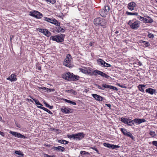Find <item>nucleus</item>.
<instances>
[{
    "instance_id": "c756f323",
    "label": "nucleus",
    "mask_w": 157,
    "mask_h": 157,
    "mask_svg": "<svg viewBox=\"0 0 157 157\" xmlns=\"http://www.w3.org/2000/svg\"><path fill=\"white\" fill-rule=\"evenodd\" d=\"M63 100L66 102L70 103L71 104L73 105H76V103L72 101H71L69 100L65 99H64Z\"/></svg>"
},
{
    "instance_id": "6e6552de",
    "label": "nucleus",
    "mask_w": 157,
    "mask_h": 157,
    "mask_svg": "<svg viewBox=\"0 0 157 157\" xmlns=\"http://www.w3.org/2000/svg\"><path fill=\"white\" fill-rule=\"evenodd\" d=\"M30 15L37 18H40L43 16L42 14L40 12L34 11L33 12H30Z\"/></svg>"
},
{
    "instance_id": "13d9d810",
    "label": "nucleus",
    "mask_w": 157,
    "mask_h": 157,
    "mask_svg": "<svg viewBox=\"0 0 157 157\" xmlns=\"http://www.w3.org/2000/svg\"><path fill=\"white\" fill-rule=\"evenodd\" d=\"M48 108H49L50 109H52L53 108V106H50L49 105V106L48 107Z\"/></svg>"
},
{
    "instance_id": "f03ea898",
    "label": "nucleus",
    "mask_w": 157,
    "mask_h": 157,
    "mask_svg": "<svg viewBox=\"0 0 157 157\" xmlns=\"http://www.w3.org/2000/svg\"><path fill=\"white\" fill-rule=\"evenodd\" d=\"M85 135L83 132L77 133L76 134L68 135L67 136L70 139H73L77 140H79L84 138Z\"/></svg>"
},
{
    "instance_id": "c03bdc74",
    "label": "nucleus",
    "mask_w": 157,
    "mask_h": 157,
    "mask_svg": "<svg viewBox=\"0 0 157 157\" xmlns=\"http://www.w3.org/2000/svg\"><path fill=\"white\" fill-rule=\"evenodd\" d=\"M55 91V89H49L48 88V89L47 90V92H54Z\"/></svg>"
},
{
    "instance_id": "ddd939ff",
    "label": "nucleus",
    "mask_w": 157,
    "mask_h": 157,
    "mask_svg": "<svg viewBox=\"0 0 157 157\" xmlns=\"http://www.w3.org/2000/svg\"><path fill=\"white\" fill-rule=\"evenodd\" d=\"M61 110L63 113H70L72 112V110L71 109L65 106H63L61 108Z\"/></svg>"
},
{
    "instance_id": "2f4dec72",
    "label": "nucleus",
    "mask_w": 157,
    "mask_h": 157,
    "mask_svg": "<svg viewBox=\"0 0 157 157\" xmlns=\"http://www.w3.org/2000/svg\"><path fill=\"white\" fill-rule=\"evenodd\" d=\"M58 142L61 144H66L68 143V142L63 140H59L58 141Z\"/></svg>"
},
{
    "instance_id": "6ab92c4d",
    "label": "nucleus",
    "mask_w": 157,
    "mask_h": 157,
    "mask_svg": "<svg viewBox=\"0 0 157 157\" xmlns=\"http://www.w3.org/2000/svg\"><path fill=\"white\" fill-rule=\"evenodd\" d=\"M52 149L59 151H61L62 152L64 151L65 150L64 147L60 146H58V147H52Z\"/></svg>"
},
{
    "instance_id": "09e8293b",
    "label": "nucleus",
    "mask_w": 157,
    "mask_h": 157,
    "mask_svg": "<svg viewBox=\"0 0 157 157\" xmlns=\"http://www.w3.org/2000/svg\"><path fill=\"white\" fill-rule=\"evenodd\" d=\"M152 144L153 145L157 147V141H153L152 142Z\"/></svg>"
},
{
    "instance_id": "2eb2a0df",
    "label": "nucleus",
    "mask_w": 157,
    "mask_h": 157,
    "mask_svg": "<svg viewBox=\"0 0 157 157\" xmlns=\"http://www.w3.org/2000/svg\"><path fill=\"white\" fill-rule=\"evenodd\" d=\"M16 77V75L15 74H12L9 77L7 78L6 79L10 81L11 82L15 81L17 80Z\"/></svg>"
},
{
    "instance_id": "a18cd8bd",
    "label": "nucleus",
    "mask_w": 157,
    "mask_h": 157,
    "mask_svg": "<svg viewBox=\"0 0 157 157\" xmlns=\"http://www.w3.org/2000/svg\"><path fill=\"white\" fill-rule=\"evenodd\" d=\"M148 36L150 38H153L154 36L153 34L151 33H149L148 35Z\"/></svg>"
},
{
    "instance_id": "f8f14e48",
    "label": "nucleus",
    "mask_w": 157,
    "mask_h": 157,
    "mask_svg": "<svg viewBox=\"0 0 157 157\" xmlns=\"http://www.w3.org/2000/svg\"><path fill=\"white\" fill-rule=\"evenodd\" d=\"M94 73H95V74H94V75H97V74H98L99 75H100L102 76L103 77H105L106 78H108L109 76H108L107 75L105 74V73H103V72L101 71H98V70H95L94 71Z\"/></svg>"
},
{
    "instance_id": "49530a36",
    "label": "nucleus",
    "mask_w": 157,
    "mask_h": 157,
    "mask_svg": "<svg viewBox=\"0 0 157 157\" xmlns=\"http://www.w3.org/2000/svg\"><path fill=\"white\" fill-rule=\"evenodd\" d=\"M35 103L36 105H39L41 106H42V104H41L39 101L37 100H36V101L35 102Z\"/></svg>"
},
{
    "instance_id": "69168bd1",
    "label": "nucleus",
    "mask_w": 157,
    "mask_h": 157,
    "mask_svg": "<svg viewBox=\"0 0 157 157\" xmlns=\"http://www.w3.org/2000/svg\"><path fill=\"white\" fill-rule=\"evenodd\" d=\"M28 100H29V101H31V102H33V101L31 99H29Z\"/></svg>"
},
{
    "instance_id": "f257e3e1",
    "label": "nucleus",
    "mask_w": 157,
    "mask_h": 157,
    "mask_svg": "<svg viewBox=\"0 0 157 157\" xmlns=\"http://www.w3.org/2000/svg\"><path fill=\"white\" fill-rule=\"evenodd\" d=\"M62 78L66 80L72 81L78 80L79 77V76L75 75L73 74H71L70 72H67L62 75Z\"/></svg>"
},
{
    "instance_id": "72a5a7b5",
    "label": "nucleus",
    "mask_w": 157,
    "mask_h": 157,
    "mask_svg": "<svg viewBox=\"0 0 157 157\" xmlns=\"http://www.w3.org/2000/svg\"><path fill=\"white\" fill-rule=\"evenodd\" d=\"M140 42L144 43V45L145 46V47H146L148 46L149 45V43L148 42H146L143 40H141Z\"/></svg>"
},
{
    "instance_id": "20e7f679",
    "label": "nucleus",
    "mask_w": 157,
    "mask_h": 157,
    "mask_svg": "<svg viewBox=\"0 0 157 157\" xmlns=\"http://www.w3.org/2000/svg\"><path fill=\"white\" fill-rule=\"evenodd\" d=\"M94 22L96 25H100L104 28V25L106 23V21L104 19H102L100 17H98L94 20Z\"/></svg>"
},
{
    "instance_id": "338daca9",
    "label": "nucleus",
    "mask_w": 157,
    "mask_h": 157,
    "mask_svg": "<svg viewBox=\"0 0 157 157\" xmlns=\"http://www.w3.org/2000/svg\"><path fill=\"white\" fill-rule=\"evenodd\" d=\"M95 151H98V150H97V149L96 148H94V149Z\"/></svg>"
},
{
    "instance_id": "4d7b16f0",
    "label": "nucleus",
    "mask_w": 157,
    "mask_h": 157,
    "mask_svg": "<svg viewBox=\"0 0 157 157\" xmlns=\"http://www.w3.org/2000/svg\"><path fill=\"white\" fill-rule=\"evenodd\" d=\"M89 45L90 46H93L94 45V42H91L90 43Z\"/></svg>"
},
{
    "instance_id": "393cba45",
    "label": "nucleus",
    "mask_w": 157,
    "mask_h": 157,
    "mask_svg": "<svg viewBox=\"0 0 157 157\" xmlns=\"http://www.w3.org/2000/svg\"><path fill=\"white\" fill-rule=\"evenodd\" d=\"M153 22L152 19L149 17H147V18H145L144 22L147 23H151Z\"/></svg>"
},
{
    "instance_id": "4c0bfd02",
    "label": "nucleus",
    "mask_w": 157,
    "mask_h": 157,
    "mask_svg": "<svg viewBox=\"0 0 157 157\" xmlns=\"http://www.w3.org/2000/svg\"><path fill=\"white\" fill-rule=\"evenodd\" d=\"M104 10L105 11L108 13L109 10V8L108 6H105V9Z\"/></svg>"
},
{
    "instance_id": "c85d7f7f",
    "label": "nucleus",
    "mask_w": 157,
    "mask_h": 157,
    "mask_svg": "<svg viewBox=\"0 0 157 157\" xmlns=\"http://www.w3.org/2000/svg\"><path fill=\"white\" fill-rule=\"evenodd\" d=\"M63 100L66 102L70 103L71 104L73 105H76V103L72 101H71L69 100L65 99H64Z\"/></svg>"
},
{
    "instance_id": "f3484780",
    "label": "nucleus",
    "mask_w": 157,
    "mask_h": 157,
    "mask_svg": "<svg viewBox=\"0 0 157 157\" xmlns=\"http://www.w3.org/2000/svg\"><path fill=\"white\" fill-rule=\"evenodd\" d=\"M92 97L96 100L99 101H101L103 100V98L101 96L98 95L96 94H92Z\"/></svg>"
},
{
    "instance_id": "dca6fc26",
    "label": "nucleus",
    "mask_w": 157,
    "mask_h": 157,
    "mask_svg": "<svg viewBox=\"0 0 157 157\" xmlns=\"http://www.w3.org/2000/svg\"><path fill=\"white\" fill-rule=\"evenodd\" d=\"M102 86L103 87V88L104 87L106 88H109L110 89H113L116 91L118 90V89L117 87L111 85H107L106 84H102Z\"/></svg>"
},
{
    "instance_id": "4be33fe9",
    "label": "nucleus",
    "mask_w": 157,
    "mask_h": 157,
    "mask_svg": "<svg viewBox=\"0 0 157 157\" xmlns=\"http://www.w3.org/2000/svg\"><path fill=\"white\" fill-rule=\"evenodd\" d=\"M98 64L102 67H104L105 62L101 59H99L97 60Z\"/></svg>"
},
{
    "instance_id": "a19ab883",
    "label": "nucleus",
    "mask_w": 157,
    "mask_h": 157,
    "mask_svg": "<svg viewBox=\"0 0 157 157\" xmlns=\"http://www.w3.org/2000/svg\"><path fill=\"white\" fill-rule=\"evenodd\" d=\"M15 153L17 155H23V154L21 152H20V151H15Z\"/></svg>"
},
{
    "instance_id": "423d86ee",
    "label": "nucleus",
    "mask_w": 157,
    "mask_h": 157,
    "mask_svg": "<svg viewBox=\"0 0 157 157\" xmlns=\"http://www.w3.org/2000/svg\"><path fill=\"white\" fill-rule=\"evenodd\" d=\"M128 24L133 29H135L137 27V22L136 19L129 21L128 22Z\"/></svg>"
},
{
    "instance_id": "864d4df0",
    "label": "nucleus",
    "mask_w": 157,
    "mask_h": 157,
    "mask_svg": "<svg viewBox=\"0 0 157 157\" xmlns=\"http://www.w3.org/2000/svg\"><path fill=\"white\" fill-rule=\"evenodd\" d=\"M105 105L107 106H108V107H109V108L110 109H111L110 107L111 106V105L110 104H105Z\"/></svg>"
},
{
    "instance_id": "58836bf2",
    "label": "nucleus",
    "mask_w": 157,
    "mask_h": 157,
    "mask_svg": "<svg viewBox=\"0 0 157 157\" xmlns=\"http://www.w3.org/2000/svg\"><path fill=\"white\" fill-rule=\"evenodd\" d=\"M138 18L139 19V20H140L143 22H144L145 18L140 16L139 17L138 16Z\"/></svg>"
},
{
    "instance_id": "5701e85b",
    "label": "nucleus",
    "mask_w": 157,
    "mask_h": 157,
    "mask_svg": "<svg viewBox=\"0 0 157 157\" xmlns=\"http://www.w3.org/2000/svg\"><path fill=\"white\" fill-rule=\"evenodd\" d=\"M155 91L154 90L151 88H149L146 90V92L148 93L151 94H153Z\"/></svg>"
},
{
    "instance_id": "9d476101",
    "label": "nucleus",
    "mask_w": 157,
    "mask_h": 157,
    "mask_svg": "<svg viewBox=\"0 0 157 157\" xmlns=\"http://www.w3.org/2000/svg\"><path fill=\"white\" fill-rule=\"evenodd\" d=\"M10 133L12 134L15 137H17L20 138L24 139L25 138V137L24 136L16 132L10 131Z\"/></svg>"
},
{
    "instance_id": "412c9836",
    "label": "nucleus",
    "mask_w": 157,
    "mask_h": 157,
    "mask_svg": "<svg viewBox=\"0 0 157 157\" xmlns=\"http://www.w3.org/2000/svg\"><path fill=\"white\" fill-rule=\"evenodd\" d=\"M65 91L67 93L71 94L74 95H76L77 94L76 92L71 89L70 90H66Z\"/></svg>"
},
{
    "instance_id": "7ed1b4c3",
    "label": "nucleus",
    "mask_w": 157,
    "mask_h": 157,
    "mask_svg": "<svg viewBox=\"0 0 157 157\" xmlns=\"http://www.w3.org/2000/svg\"><path fill=\"white\" fill-rule=\"evenodd\" d=\"M65 37L64 34H60L54 36H52L50 37V39L53 41H55L57 42H61L64 40Z\"/></svg>"
},
{
    "instance_id": "8fccbe9b",
    "label": "nucleus",
    "mask_w": 157,
    "mask_h": 157,
    "mask_svg": "<svg viewBox=\"0 0 157 157\" xmlns=\"http://www.w3.org/2000/svg\"><path fill=\"white\" fill-rule=\"evenodd\" d=\"M117 85L118 86H119L120 87L122 88H126V87L124 86H123V85H121L119 83H117Z\"/></svg>"
},
{
    "instance_id": "b1692460",
    "label": "nucleus",
    "mask_w": 157,
    "mask_h": 157,
    "mask_svg": "<svg viewBox=\"0 0 157 157\" xmlns=\"http://www.w3.org/2000/svg\"><path fill=\"white\" fill-rule=\"evenodd\" d=\"M145 86V85H140L138 86V88H139L140 91L142 92H144Z\"/></svg>"
},
{
    "instance_id": "3c124183",
    "label": "nucleus",
    "mask_w": 157,
    "mask_h": 157,
    "mask_svg": "<svg viewBox=\"0 0 157 157\" xmlns=\"http://www.w3.org/2000/svg\"><path fill=\"white\" fill-rule=\"evenodd\" d=\"M43 103L47 107H48L49 106V105L45 101H44Z\"/></svg>"
},
{
    "instance_id": "e2e57ef3",
    "label": "nucleus",
    "mask_w": 157,
    "mask_h": 157,
    "mask_svg": "<svg viewBox=\"0 0 157 157\" xmlns=\"http://www.w3.org/2000/svg\"><path fill=\"white\" fill-rule=\"evenodd\" d=\"M38 69L40 71L41 70V67H38Z\"/></svg>"
},
{
    "instance_id": "7c9ffc66",
    "label": "nucleus",
    "mask_w": 157,
    "mask_h": 157,
    "mask_svg": "<svg viewBox=\"0 0 157 157\" xmlns=\"http://www.w3.org/2000/svg\"><path fill=\"white\" fill-rule=\"evenodd\" d=\"M58 26L56 28L58 33L63 32L65 31V29L62 28L61 27H60V26Z\"/></svg>"
},
{
    "instance_id": "052dcab7",
    "label": "nucleus",
    "mask_w": 157,
    "mask_h": 157,
    "mask_svg": "<svg viewBox=\"0 0 157 157\" xmlns=\"http://www.w3.org/2000/svg\"><path fill=\"white\" fill-rule=\"evenodd\" d=\"M32 99H33V100L35 101V102L36 101V100H37V99H36L35 98H33L31 97H30Z\"/></svg>"
},
{
    "instance_id": "de8ad7c7",
    "label": "nucleus",
    "mask_w": 157,
    "mask_h": 157,
    "mask_svg": "<svg viewBox=\"0 0 157 157\" xmlns=\"http://www.w3.org/2000/svg\"><path fill=\"white\" fill-rule=\"evenodd\" d=\"M40 89H42L43 90H45V91H47V90L48 89V88L44 87L43 88L40 87L39 88Z\"/></svg>"
},
{
    "instance_id": "0eeeda50",
    "label": "nucleus",
    "mask_w": 157,
    "mask_h": 157,
    "mask_svg": "<svg viewBox=\"0 0 157 157\" xmlns=\"http://www.w3.org/2000/svg\"><path fill=\"white\" fill-rule=\"evenodd\" d=\"M121 121L123 123L130 126H132L133 124V121L132 120L125 117L121 118Z\"/></svg>"
},
{
    "instance_id": "e433bc0d",
    "label": "nucleus",
    "mask_w": 157,
    "mask_h": 157,
    "mask_svg": "<svg viewBox=\"0 0 157 157\" xmlns=\"http://www.w3.org/2000/svg\"><path fill=\"white\" fill-rule=\"evenodd\" d=\"M150 134L152 137H154L155 136L156 134L155 132L153 131H150Z\"/></svg>"
},
{
    "instance_id": "ea45409f",
    "label": "nucleus",
    "mask_w": 157,
    "mask_h": 157,
    "mask_svg": "<svg viewBox=\"0 0 157 157\" xmlns=\"http://www.w3.org/2000/svg\"><path fill=\"white\" fill-rule=\"evenodd\" d=\"M45 1L48 2L52 4H54L56 2L55 0H45Z\"/></svg>"
},
{
    "instance_id": "6e6d98bb",
    "label": "nucleus",
    "mask_w": 157,
    "mask_h": 157,
    "mask_svg": "<svg viewBox=\"0 0 157 157\" xmlns=\"http://www.w3.org/2000/svg\"><path fill=\"white\" fill-rule=\"evenodd\" d=\"M51 156L48 154H44V157H50Z\"/></svg>"
},
{
    "instance_id": "0e129e2a",
    "label": "nucleus",
    "mask_w": 157,
    "mask_h": 157,
    "mask_svg": "<svg viewBox=\"0 0 157 157\" xmlns=\"http://www.w3.org/2000/svg\"><path fill=\"white\" fill-rule=\"evenodd\" d=\"M138 63H139V65L140 66L142 64V63L140 62H138Z\"/></svg>"
},
{
    "instance_id": "aec40b11",
    "label": "nucleus",
    "mask_w": 157,
    "mask_h": 157,
    "mask_svg": "<svg viewBox=\"0 0 157 157\" xmlns=\"http://www.w3.org/2000/svg\"><path fill=\"white\" fill-rule=\"evenodd\" d=\"M99 13L100 15L103 17H106L107 14V12L105 11L104 10H101L99 11Z\"/></svg>"
},
{
    "instance_id": "cd10ccee",
    "label": "nucleus",
    "mask_w": 157,
    "mask_h": 157,
    "mask_svg": "<svg viewBox=\"0 0 157 157\" xmlns=\"http://www.w3.org/2000/svg\"><path fill=\"white\" fill-rule=\"evenodd\" d=\"M80 71L83 73L87 74H89L90 73V72L87 70L86 68H84V69L80 68Z\"/></svg>"
},
{
    "instance_id": "5fc2aeb1",
    "label": "nucleus",
    "mask_w": 157,
    "mask_h": 157,
    "mask_svg": "<svg viewBox=\"0 0 157 157\" xmlns=\"http://www.w3.org/2000/svg\"><path fill=\"white\" fill-rule=\"evenodd\" d=\"M0 134L2 136H4L5 135L4 133L2 132H1L0 131Z\"/></svg>"
},
{
    "instance_id": "1a4fd4ad",
    "label": "nucleus",
    "mask_w": 157,
    "mask_h": 157,
    "mask_svg": "<svg viewBox=\"0 0 157 157\" xmlns=\"http://www.w3.org/2000/svg\"><path fill=\"white\" fill-rule=\"evenodd\" d=\"M120 130L124 135L130 137L133 140V137L132 134L130 132H128L126 129L124 128H120Z\"/></svg>"
},
{
    "instance_id": "9b49d317",
    "label": "nucleus",
    "mask_w": 157,
    "mask_h": 157,
    "mask_svg": "<svg viewBox=\"0 0 157 157\" xmlns=\"http://www.w3.org/2000/svg\"><path fill=\"white\" fill-rule=\"evenodd\" d=\"M103 145L105 147H107L109 148H112L113 149L119 148L120 147V146L118 145H116L114 144H111L107 143H104Z\"/></svg>"
},
{
    "instance_id": "680f3d73",
    "label": "nucleus",
    "mask_w": 157,
    "mask_h": 157,
    "mask_svg": "<svg viewBox=\"0 0 157 157\" xmlns=\"http://www.w3.org/2000/svg\"><path fill=\"white\" fill-rule=\"evenodd\" d=\"M17 126L19 128H21V126L20 125H17Z\"/></svg>"
},
{
    "instance_id": "79ce46f5",
    "label": "nucleus",
    "mask_w": 157,
    "mask_h": 157,
    "mask_svg": "<svg viewBox=\"0 0 157 157\" xmlns=\"http://www.w3.org/2000/svg\"><path fill=\"white\" fill-rule=\"evenodd\" d=\"M111 66V65L110 64L107 63L105 62V64L104 66V67H110Z\"/></svg>"
},
{
    "instance_id": "774afa93",
    "label": "nucleus",
    "mask_w": 157,
    "mask_h": 157,
    "mask_svg": "<svg viewBox=\"0 0 157 157\" xmlns=\"http://www.w3.org/2000/svg\"><path fill=\"white\" fill-rule=\"evenodd\" d=\"M51 156L50 157H55V155H52V156Z\"/></svg>"
},
{
    "instance_id": "c9c22d12",
    "label": "nucleus",
    "mask_w": 157,
    "mask_h": 157,
    "mask_svg": "<svg viewBox=\"0 0 157 157\" xmlns=\"http://www.w3.org/2000/svg\"><path fill=\"white\" fill-rule=\"evenodd\" d=\"M145 120L144 119H138V124H140L142 122H145Z\"/></svg>"
},
{
    "instance_id": "4468645a",
    "label": "nucleus",
    "mask_w": 157,
    "mask_h": 157,
    "mask_svg": "<svg viewBox=\"0 0 157 157\" xmlns=\"http://www.w3.org/2000/svg\"><path fill=\"white\" fill-rule=\"evenodd\" d=\"M38 30L39 32L43 33V34L47 36L48 37L51 35V33L47 29H39Z\"/></svg>"
},
{
    "instance_id": "39448f33",
    "label": "nucleus",
    "mask_w": 157,
    "mask_h": 157,
    "mask_svg": "<svg viewBox=\"0 0 157 157\" xmlns=\"http://www.w3.org/2000/svg\"><path fill=\"white\" fill-rule=\"evenodd\" d=\"M71 55L67 54L63 62V65L66 67H69V68H71L72 67L71 64Z\"/></svg>"
},
{
    "instance_id": "37998d69",
    "label": "nucleus",
    "mask_w": 157,
    "mask_h": 157,
    "mask_svg": "<svg viewBox=\"0 0 157 157\" xmlns=\"http://www.w3.org/2000/svg\"><path fill=\"white\" fill-rule=\"evenodd\" d=\"M96 86L99 89H100L101 90H104V89L103 88V87L102 86H101L95 84Z\"/></svg>"
},
{
    "instance_id": "f704fd0d",
    "label": "nucleus",
    "mask_w": 157,
    "mask_h": 157,
    "mask_svg": "<svg viewBox=\"0 0 157 157\" xmlns=\"http://www.w3.org/2000/svg\"><path fill=\"white\" fill-rule=\"evenodd\" d=\"M126 14L128 15H137V13H131L129 12H126Z\"/></svg>"
},
{
    "instance_id": "bb28decb",
    "label": "nucleus",
    "mask_w": 157,
    "mask_h": 157,
    "mask_svg": "<svg viewBox=\"0 0 157 157\" xmlns=\"http://www.w3.org/2000/svg\"><path fill=\"white\" fill-rule=\"evenodd\" d=\"M37 107L40 109H43L45 111L47 112H48V113L49 114H52V112L50 111L48 109H47L46 108H45L44 107H41L40 106H38Z\"/></svg>"
},
{
    "instance_id": "bf43d9fd",
    "label": "nucleus",
    "mask_w": 157,
    "mask_h": 157,
    "mask_svg": "<svg viewBox=\"0 0 157 157\" xmlns=\"http://www.w3.org/2000/svg\"><path fill=\"white\" fill-rule=\"evenodd\" d=\"M32 99H33V100L35 101V102L36 101V100H37V99H36L35 98H33L31 97H30Z\"/></svg>"
},
{
    "instance_id": "603ef678",
    "label": "nucleus",
    "mask_w": 157,
    "mask_h": 157,
    "mask_svg": "<svg viewBox=\"0 0 157 157\" xmlns=\"http://www.w3.org/2000/svg\"><path fill=\"white\" fill-rule=\"evenodd\" d=\"M86 153V152L85 151H81L80 152V154L83 155H85Z\"/></svg>"
},
{
    "instance_id": "a878e982",
    "label": "nucleus",
    "mask_w": 157,
    "mask_h": 157,
    "mask_svg": "<svg viewBox=\"0 0 157 157\" xmlns=\"http://www.w3.org/2000/svg\"><path fill=\"white\" fill-rule=\"evenodd\" d=\"M51 23L58 26H59L60 25V23L55 19L53 20V19H52L51 22Z\"/></svg>"
},
{
    "instance_id": "a211bd4d",
    "label": "nucleus",
    "mask_w": 157,
    "mask_h": 157,
    "mask_svg": "<svg viewBox=\"0 0 157 157\" xmlns=\"http://www.w3.org/2000/svg\"><path fill=\"white\" fill-rule=\"evenodd\" d=\"M136 4L134 2H132L129 3L128 4V8L131 10H132L134 9V8L135 7Z\"/></svg>"
},
{
    "instance_id": "473e14b6",
    "label": "nucleus",
    "mask_w": 157,
    "mask_h": 157,
    "mask_svg": "<svg viewBox=\"0 0 157 157\" xmlns=\"http://www.w3.org/2000/svg\"><path fill=\"white\" fill-rule=\"evenodd\" d=\"M52 19L46 17H44L43 18V20L44 21L49 22L50 23H51V22Z\"/></svg>"
}]
</instances>
